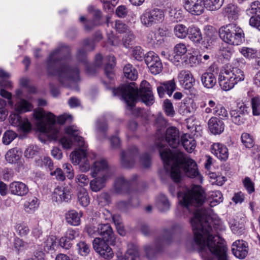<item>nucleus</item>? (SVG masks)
Here are the masks:
<instances>
[{"label": "nucleus", "mask_w": 260, "mask_h": 260, "mask_svg": "<svg viewBox=\"0 0 260 260\" xmlns=\"http://www.w3.org/2000/svg\"><path fill=\"white\" fill-rule=\"evenodd\" d=\"M114 96H118L124 101L126 104V109L131 111L132 114L137 116H142L144 110L135 109V104L138 97V89L134 83L128 85H123L112 90Z\"/></svg>", "instance_id": "obj_6"}, {"label": "nucleus", "mask_w": 260, "mask_h": 260, "mask_svg": "<svg viewBox=\"0 0 260 260\" xmlns=\"http://www.w3.org/2000/svg\"><path fill=\"white\" fill-rule=\"evenodd\" d=\"M133 55L138 61H141L145 57L144 52L140 46H136L133 49Z\"/></svg>", "instance_id": "obj_62"}, {"label": "nucleus", "mask_w": 260, "mask_h": 260, "mask_svg": "<svg viewBox=\"0 0 260 260\" xmlns=\"http://www.w3.org/2000/svg\"><path fill=\"white\" fill-rule=\"evenodd\" d=\"M244 79L245 75L243 71L237 67L228 66L223 71L220 72L218 83L223 90L229 91Z\"/></svg>", "instance_id": "obj_7"}, {"label": "nucleus", "mask_w": 260, "mask_h": 260, "mask_svg": "<svg viewBox=\"0 0 260 260\" xmlns=\"http://www.w3.org/2000/svg\"><path fill=\"white\" fill-rule=\"evenodd\" d=\"M19 113H11L9 118L10 123L13 126H18L23 132H29L31 128L30 123L27 118H22Z\"/></svg>", "instance_id": "obj_19"}, {"label": "nucleus", "mask_w": 260, "mask_h": 260, "mask_svg": "<svg viewBox=\"0 0 260 260\" xmlns=\"http://www.w3.org/2000/svg\"><path fill=\"white\" fill-rule=\"evenodd\" d=\"M134 35L131 30L128 31L127 33L124 34L122 38L123 43L124 47L126 48L129 47V45L134 41Z\"/></svg>", "instance_id": "obj_64"}, {"label": "nucleus", "mask_w": 260, "mask_h": 260, "mask_svg": "<svg viewBox=\"0 0 260 260\" xmlns=\"http://www.w3.org/2000/svg\"><path fill=\"white\" fill-rule=\"evenodd\" d=\"M210 132L214 135H219L224 129V122L216 117H212L208 122Z\"/></svg>", "instance_id": "obj_28"}, {"label": "nucleus", "mask_w": 260, "mask_h": 260, "mask_svg": "<svg viewBox=\"0 0 260 260\" xmlns=\"http://www.w3.org/2000/svg\"><path fill=\"white\" fill-rule=\"evenodd\" d=\"M29 191L26 184L21 181H13L11 182L8 187V192L13 195L19 197L26 196Z\"/></svg>", "instance_id": "obj_25"}, {"label": "nucleus", "mask_w": 260, "mask_h": 260, "mask_svg": "<svg viewBox=\"0 0 260 260\" xmlns=\"http://www.w3.org/2000/svg\"><path fill=\"white\" fill-rule=\"evenodd\" d=\"M140 93L142 101L147 106L151 105L154 103V98L151 91L150 85L146 80H143L141 83Z\"/></svg>", "instance_id": "obj_21"}, {"label": "nucleus", "mask_w": 260, "mask_h": 260, "mask_svg": "<svg viewBox=\"0 0 260 260\" xmlns=\"http://www.w3.org/2000/svg\"><path fill=\"white\" fill-rule=\"evenodd\" d=\"M36 163L38 166H44L47 167L50 170L52 169L53 166L51 159L47 156H44L43 158L36 160Z\"/></svg>", "instance_id": "obj_54"}, {"label": "nucleus", "mask_w": 260, "mask_h": 260, "mask_svg": "<svg viewBox=\"0 0 260 260\" xmlns=\"http://www.w3.org/2000/svg\"><path fill=\"white\" fill-rule=\"evenodd\" d=\"M212 184H215L218 186L222 185L226 181L225 177L223 176L217 175L215 173H212L210 176Z\"/></svg>", "instance_id": "obj_59"}, {"label": "nucleus", "mask_w": 260, "mask_h": 260, "mask_svg": "<svg viewBox=\"0 0 260 260\" xmlns=\"http://www.w3.org/2000/svg\"><path fill=\"white\" fill-rule=\"evenodd\" d=\"M233 53V49L232 47L227 45L222 46L220 49V53L223 57L227 60L229 59Z\"/></svg>", "instance_id": "obj_56"}, {"label": "nucleus", "mask_w": 260, "mask_h": 260, "mask_svg": "<svg viewBox=\"0 0 260 260\" xmlns=\"http://www.w3.org/2000/svg\"><path fill=\"white\" fill-rule=\"evenodd\" d=\"M126 260H140L139 252L138 247L133 244L128 245V249L125 254Z\"/></svg>", "instance_id": "obj_38"}, {"label": "nucleus", "mask_w": 260, "mask_h": 260, "mask_svg": "<svg viewBox=\"0 0 260 260\" xmlns=\"http://www.w3.org/2000/svg\"><path fill=\"white\" fill-rule=\"evenodd\" d=\"M187 51V49L185 44L178 43L174 46L173 53L172 55L168 56V59L175 65L178 66L184 58Z\"/></svg>", "instance_id": "obj_20"}, {"label": "nucleus", "mask_w": 260, "mask_h": 260, "mask_svg": "<svg viewBox=\"0 0 260 260\" xmlns=\"http://www.w3.org/2000/svg\"><path fill=\"white\" fill-rule=\"evenodd\" d=\"M70 48L64 44L59 46L49 55L46 64L48 76H56L65 87L78 91L77 83L80 81L79 71L70 65Z\"/></svg>", "instance_id": "obj_3"}, {"label": "nucleus", "mask_w": 260, "mask_h": 260, "mask_svg": "<svg viewBox=\"0 0 260 260\" xmlns=\"http://www.w3.org/2000/svg\"><path fill=\"white\" fill-rule=\"evenodd\" d=\"M208 200L205 201L204 192L200 185L193 186L191 189L178 198L182 206L190 211V207L200 206L196 210L190 222L194 233V243L199 248L204 260H230L225 241L216 234L209 223L213 207L223 201L219 190L208 192Z\"/></svg>", "instance_id": "obj_1"}, {"label": "nucleus", "mask_w": 260, "mask_h": 260, "mask_svg": "<svg viewBox=\"0 0 260 260\" xmlns=\"http://www.w3.org/2000/svg\"><path fill=\"white\" fill-rule=\"evenodd\" d=\"M105 174L111 176V172L110 170L108 163L105 159L99 158L96 160L91 168V175L93 177L97 176H103Z\"/></svg>", "instance_id": "obj_16"}, {"label": "nucleus", "mask_w": 260, "mask_h": 260, "mask_svg": "<svg viewBox=\"0 0 260 260\" xmlns=\"http://www.w3.org/2000/svg\"><path fill=\"white\" fill-rule=\"evenodd\" d=\"M211 150L212 153L220 160L225 161L229 157L228 149L224 144L215 143L212 145Z\"/></svg>", "instance_id": "obj_27"}, {"label": "nucleus", "mask_w": 260, "mask_h": 260, "mask_svg": "<svg viewBox=\"0 0 260 260\" xmlns=\"http://www.w3.org/2000/svg\"><path fill=\"white\" fill-rule=\"evenodd\" d=\"M21 152L17 148L9 150L5 155L6 160L11 164L16 163L21 157Z\"/></svg>", "instance_id": "obj_44"}, {"label": "nucleus", "mask_w": 260, "mask_h": 260, "mask_svg": "<svg viewBox=\"0 0 260 260\" xmlns=\"http://www.w3.org/2000/svg\"><path fill=\"white\" fill-rule=\"evenodd\" d=\"M232 251L236 257L244 259L248 254V244L243 240H236L232 244Z\"/></svg>", "instance_id": "obj_22"}, {"label": "nucleus", "mask_w": 260, "mask_h": 260, "mask_svg": "<svg viewBox=\"0 0 260 260\" xmlns=\"http://www.w3.org/2000/svg\"><path fill=\"white\" fill-rule=\"evenodd\" d=\"M184 9L194 15H200L204 13V0H183Z\"/></svg>", "instance_id": "obj_18"}, {"label": "nucleus", "mask_w": 260, "mask_h": 260, "mask_svg": "<svg viewBox=\"0 0 260 260\" xmlns=\"http://www.w3.org/2000/svg\"><path fill=\"white\" fill-rule=\"evenodd\" d=\"M99 235L102 238V240L106 241L110 244H114L115 238L113 234V230L109 224H100L98 225Z\"/></svg>", "instance_id": "obj_23"}, {"label": "nucleus", "mask_w": 260, "mask_h": 260, "mask_svg": "<svg viewBox=\"0 0 260 260\" xmlns=\"http://www.w3.org/2000/svg\"><path fill=\"white\" fill-rule=\"evenodd\" d=\"M64 131L66 134L73 138L77 143L79 149L72 152L70 154L72 162L74 165H79L80 169L83 172H87L90 169V163L87 155V145L83 137L79 136L80 131L75 125L67 126Z\"/></svg>", "instance_id": "obj_4"}, {"label": "nucleus", "mask_w": 260, "mask_h": 260, "mask_svg": "<svg viewBox=\"0 0 260 260\" xmlns=\"http://www.w3.org/2000/svg\"><path fill=\"white\" fill-rule=\"evenodd\" d=\"M181 144L184 148L189 153H191L196 147L195 140L187 134H184L181 137Z\"/></svg>", "instance_id": "obj_33"}, {"label": "nucleus", "mask_w": 260, "mask_h": 260, "mask_svg": "<svg viewBox=\"0 0 260 260\" xmlns=\"http://www.w3.org/2000/svg\"><path fill=\"white\" fill-rule=\"evenodd\" d=\"M78 199L80 204L83 206H87L90 202L88 193L84 188L81 189L78 193Z\"/></svg>", "instance_id": "obj_48"}, {"label": "nucleus", "mask_w": 260, "mask_h": 260, "mask_svg": "<svg viewBox=\"0 0 260 260\" xmlns=\"http://www.w3.org/2000/svg\"><path fill=\"white\" fill-rule=\"evenodd\" d=\"M180 85L185 89H190L194 83V79L190 71H181L178 76Z\"/></svg>", "instance_id": "obj_26"}, {"label": "nucleus", "mask_w": 260, "mask_h": 260, "mask_svg": "<svg viewBox=\"0 0 260 260\" xmlns=\"http://www.w3.org/2000/svg\"><path fill=\"white\" fill-rule=\"evenodd\" d=\"M173 238V230L165 229L163 231L162 237H158L153 244H148L144 246V250L147 257L152 259L155 255L160 252L165 244L170 243Z\"/></svg>", "instance_id": "obj_9"}, {"label": "nucleus", "mask_w": 260, "mask_h": 260, "mask_svg": "<svg viewBox=\"0 0 260 260\" xmlns=\"http://www.w3.org/2000/svg\"><path fill=\"white\" fill-rule=\"evenodd\" d=\"M103 38L102 35L100 31H97L94 35L93 40H90L88 39L84 40L83 42V48L78 50L77 54L78 60L81 62L87 64L86 51H92L94 49L95 45L94 42H98Z\"/></svg>", "instance_id": "obj_13"}, {"label": "nucleus", "mask_w": 260, "mask_h": 260, "mask_svg": "<svg viewBox=\"0 0 260 260\" xmlns=\"http://www.w3.org/2000/svg\"><path fill=\"white\" fill-rule=\"evenodd\" d=\"M17 137V134L12 131H7L4 134L2 141L5 145L10 144Z\"/></svg>", "instance_id": "obj_53"}, {"label": "nucleus", "mask_w": 260, "mask_h": 260, "mask_svg": "<svg viewBox=\"0 0 260 260\" xmlns=\"http://www.w3.org/2000/svg\"><path fill=\"white\" fill-rule=\"evenodd\" d=\"M144 60L152 74L157 75L162 71V64L161 60L157 54L154 52H148Z\"/></svg>", "instance_id": "obj_14"}, {"label": "nucleus", "mask_w": 260, "mask_h": 260, "mask_svg": "<svg viewBox=\"0 0 260 260\" xmlns=\"http://www.w3.org/2000/svg\"><path fill=\"white\" fill-rule=\"evenodd\" d=\"M124 76L131 80H135L137 78L138 73L137 70L129 64L126 65L123 68Z\"/></svg>", "instance_id": "obj_47"}, {"label": "nucleus", "mask_w": 260, "mask_h": 260, "mask_svg": "<svg viewBox=\"0 0 260 260\" xmlns=\"http://www.w3.org/2000/svg\"><path fill=\"white\" fill-rule=\"evenodd\" d=\"M164 18V12L157 8L146 10L140 17L141 24L147 27L161 22Z\"/></svg>", "instance_id": "obj_10"}, {"label": "nucleus", "mask_w": 260, "mask_h": 260, "mask_svg": "<svg viewBox=\"0 0 260 260\" xmlns=\"http://www.w3.org/2000/svg\"><path fill=\"white\" fill-rule=\"evenodd\" d=\"M140 162L145 168H149L151 166V157L148 153H145L140 157Z\"/></svg>", "instance_id": "obj_61"}, {"label": "nucleus", "mask_w": 260, "mask_h": 260, "mask_svg": "<svg viewBox=\"0 0 260 260\" xmlns=\"http://www.w3.org/2000/svg\"><path fill=\"white\" fill-rule=\"evenodd\" d=\"M201 80L204 87L208 89L212 88L217 82L216 76L212 72L203 73L201 76Z\"/></svg>", "instance_id": "obj_32"}, {"label": "nucleus", "mask_w": 260, "mask_h": 260, "mask_svg": "<svg viewBox=\"0 0 260 260\" xmlns=\"http://www.w3.org/2000/svg\"><path fill=\"white\" fill-rule=\"evenodd\" d=\"M187 35L189 39L195 43H200L203 39L201 30L194 25L188 27Z\"/></svg>", "instance_id": "obj_36"}, {"label": "nucleus", "mask_w": 260, "mask_h": 260, "mask_svg": "<svg viewBox=\"0 0 260 260\" xmlns=\"http://www.w3.org/2000/svg\"><path fill=\"white\" fill-rule=\"evenodd\" d=\"M32 109L31 104L24 99H21L17 102L14 106L15 111L20 113L31 111Z\"/></svg>", "instance_id": "obj_42"}, {"label": "nucleus", "mask_w": 260, "mask_h": 260, "mask_svg": "<svg viewBox=\"0 0 260 260\" xmlns=\"http://www.w3.org/2000/svg\"><path fill=\"white\" fill-rule=\"evenodd\" d=\"M58 242L56 236L51 235L47 236L43 242V247L45 251H48L51 250H55L57 247Z\"/></svg>", "instance_id": "obj_40"}, {"label": "nucleus", "mask_w": 260, "mask_h": 260, "mask_svg": "<svg viewBox=\"0 0 260 260\" xmlns=\"http://www.w3.org/2000/svg\"><path fill=\"white\" fill-rule=\"evenodd\" d=\"M176 89V84L174 80L164 82L157 87V90L160 98H162L166 92L171 96Z\"/></svg>", "instance_id": "obj_31"}, {"label": "nucleus", "mask_w": 260, "mask_h": 260, "mask_svg": "<svg viewBox=\"0 0 260 260\" xmlns=\"http://www.w3.org/2000/svg\"><path fill=\"white\" fill-rule=\"evenodd\" d=\"M108 129L107 121L104 117L98 119L95 123V132L97 138L100 140L106 139Z\"/></svg>", "instance_id": "obj_29"}, {"label": "nucleus", "mask_w": 260, "mask_h": 260, "mask_svg": "<svg viewBox=\"0 0 260 260\" xmlns=\"http://www.w3.org/2000/svg\"><path fill=\"white\" fill-rule=\"evenodd\" d=\"M188 28L182 24L176 25L174 27V34L175 36L179 39H184L187 36Z\"/></svg>", "instance_id": "obj_46"}, {"label": "nucleus", "mask_w": 260, "mask_h": 260, "mask_svg": "<svg viewBox=\"0 0 260 260\" xmlns=\"http://www.w3.org/2000/svg\"><path fill=\"white\" fill-rule=\"evenodd\" d=\"M71 199V189L68 187L58 186L54 189L52 200L56 202H68Z\"/></svg>", "instance_id": "obj_24"}, {"label": "nucleus", "mask_w": 260, "mask_h": 260, "mask_svg": "<svg viewBox=\"0 0 260 260\" xmlns=\"http://www.w3.org/2000/svg\"><path fill=\"white\" fill-rule=\"evenodd\" d=\"M13 246L15 250L18 252L26 249L28 247L27 243L18 238H15Z\"/></svg>", "instance_id": "obj_52"}, {"label": "nucleus", "mask_w": 260, "mask_h": 260, "mask_svg": "<svg viewBox=\"0 0 260 260\" xmlns=\"http://www.w3.org/2000/svg\"><path fill=\"white\" fill-rule=\"evenodd\" d=\"M241 140L242 144L246 148H251L254 146V140L248 133H244L241 135Z\"/></svg>", "instance_id": "obj_51"}, {"label": "nucleus", "mask_w": 260, "mask_h": 260, "mask_svg": "<svg viewBox=\"0 0 260 260\" xmlns=\"http://www.w3.org/2000/svg\"><path fill=\"white\" fill-rule=\"evenodd\" d=\"M109 178V175L107 174H105L103 176L95 177V179L90 182L91 189L94 192L100 191L105 186L106 181Z\"/></svg>", "instance_id": "obj_34"}, {"label": "nucleus", "mask_w": 260, "mask_h": 260, "mask_svg": "<svg viewBox=\"0 0 260 260\" xmlns=\"http://www.w3.org/2000/svg\"><path fill=\"white\" fill-rule=\"evenodd\" d=\"M158 208L161 212L168 211L170 208V203L167 197L162 194H159L156 200Z\"/></svg>", "instance_id": "obj_41"}, {"label": "nucleus", "mask_w": 260, "mask_h": 260, "mask_svg": "<svg viewBox=\"0 0 260 260\" xmlns=\"http://www.w3.org/2000/svg\"><path fill=\"white\" fill-rule=\"evenodd\" d=\"M87 10L89 13L93 14L95 19L94 22H87L85 25L86 29L90 30L93 26L98 25L99 23L96 22L95 21L99 20L101 17V12L100 10L92 6H89L87 8Z\"/></svg>", "instance_id": "obj_37"}, {"label": "nucleus", "mask_w": 260, "mask_h": 260, "mask_svg": "<svg viewBox=\"0 0 260 260\" xmlns=\"http://www.w3.org/2000/svg\"><path fill=\"white\" fill-rule=\"evenodd\" d=\"M224 0H204V6L208 10L216 11L223 4Z\"/></svg>", "instance_id": "obj_45"}, {"label": "nucleus", "mask_w": 260, "mask_h": 260, "mask_svg": "<svg viewBox=\"0 0 260 260\" xmlns=\"http://www.w3.org/2000/svg\"><path fill=\"white\" fill-rule=\"evenodd\" d=\"M179 133L175 127H170L166 132V140L174 149L171 150L162 142L157 144L161 159L165 169L170 172L171 177L175 182H178L181 179V170H182L188 177L194 178L198 183H202L203 178L199 173L196 162L185 156L178 149Z\"/></svg>", "instance_id": "obj_2"}, {"label": "nucleus", "mask_w": 260, "mask_h": 260, "mask_svg": "<svg viewBox=\"0 0 260 260\" xmlns=\"http://www.w3.org/2000/svg\"><path fill=\"white\" fill-rule=\"evenodd\" d=\"M104 62V70L106 76L110 80L114 78V74L113 69L115 65V58L113 55L106 56L104 58L101 54H98L95 57L94 65L96 68H100Z\"/></svg>", "instance_id": "obj_11"}, {"label": "nucleus", "mask_w": 260, "mask_h": 260, "mask_svg": "<svg viewBox=\"0 0 260 260\" xmlns=\"http://www.w3.org/2000/svg\"><path fill=\"white\" fill-rule=\"evenodd\" d=\"M16 233L20 236L27 235L29 232L28 227L23 223H18L15 226Z\"/></svg>", "instance_id": "obj_60"}, {"label": "nucleus", "mask_w": 260, "mask_h": 260, "mask_svg": "<svg viewBox=\"0 0 260 260\" xmlns=\"http://www.w3.org/2000/svg\"><path fill=\"white\" fill-rule=\"evenodd\" d=\"M80 217L78 213L75 210L69 211L66 214V219L68 223L71 225L77 226L80 223Z\"/></svg>", "instance_id": "obj_39"}, {"label": "nucleus", "mask_w": 260, "mask_h": 260, "mask_svg": "<svg viewBox=\"0 0 260 260\" xmlns=\"http://www.w3.org/2000/svg\"><path fill=\"white\" fill-rule=\"evenodd\" d=\"M231 115L232 121L237 125H241L244 123L245 118L244 115L241 114L237 110H232Z\"/></svg>", "instance_id": "obj_49"}, {"label": "nucleus", "mask_w": 260, "mask_h": 260, "mask_svg": "<svg viewBox=\"0 0 260 260\" xmlns=\"http://www.w3.org/2000/svg\"><path fill=\"white\" fill-rule=\"evenodd\" d=\"M34 116L40 132L51 140H56L60 138L59 127L55 124L56 119L53 114L51 112L46 113L43 109L40 108L35 111Z\"/></svg>", "instance_id": "obj_5"}, {"label": "nucleus", "mask_w": 260, "mask_h": 260, "mask_svg": "<svg viewBox=\"0 0 260 260\" xmlns=\"http://www.w3.org/2000/svg\"><path fill=\"white\" fill-rule=\"evenodd\" d=\"M78 253L82 256H86L90 252L89 245L84 241L77 244Z\"/></svg>", "instance_id": "obj_55"}, {"label": "nucleus", "mask_w": 260, "mask_h": 260, "mask_svg": "<svg viewBox=\"0 0 260 260\" xmlns=\"http://www.w3.org/2000/svg\"><path fill=\"white\" fill-rule=\"evenodd\" d=\"M38 148L36 146L30 145L28 146L24 152V155L27 158H32L38 154Z\"/></svg>", "instance_id": "obj_63"}, {"label": "nucleus", "mask_w": 260, "mask_h": 260, "mask_svg": "<svg viewBox=\"0 0 260 260\" xmlns=\"http://www.w3.org/2000/svg\"><path fill=\"white\" fill-rule=\"evenodd\" d=\"M39 205L38 199L35 197H31L25 202L24 208L27 212L33 213L38 209Z\"/></svg>", "instance_id": "obj_43"}, {"label": "nucleus", "mask_w": 260, "mask_h": 260, "mask_svg": "<svg viewBox=\"0 0 260 260\" xmlns=\"http://www.w3.org/2000/svg\"><path fill=\"white\" fill-rule=\"evenodd\" d=\"M94 250L101 256L106 259L112 258L113 252L106 241L101 238H95L92 242Z\"/></svg>", "instance_id": "obj_15"}, {"label": "nucleus", "mask_w": 260, "mask_h": 260, "mask_svg": "<svg viewBox=\"0 0 260 260\" xmlns=\"http://www.w3.org/2000/svg\"><path fill=\"white\" fill-rule=\"evenodd\" d=\"M138 153L137 147L132 146L126 151L121 153V165L125 168H130L134 166L135 158Z\"/></svg>", "instance_id": "obj_17"}, {"label": "nucleus", "mask_w": 260, "mask_h": 260, "mask_svg": "<svg viewBox=\"0 0 260 260\" xmlns=\"http://www.w3.org/2000/svg\"><path fill=\"white\" fill-rule=\"evenodd\" d=\"M137 178V175H134L129 180L126 179L123 176L116 177L113 184L115 192L118 194L130 193L134 182Z\"/></svg>", "instance_id": "obj_12"}, {"label": "nucleus", "mask_w": 260, "mask_h": 260, "mask_svg": "<svg viewBox=\"0 0 260 260\" xmlns=\"http://www.w3.org/2000/svg\"><path fill=\"white\" fill-rule=\"evenodd\" d=\"M196 104L191 99L185 100L179 105L178 111L182 115L188 116L192 114L196 110Z\"/></svg>", "instance_id": "obj_30"}, {"label": "nucleus", "mask_w": 260, "mask_h": 260, "mask_svg": "<svg viewBox=\"0 0 260 260\" xmlns=\"http://www.w3.org/2000/svg\"><path fill=\"white\" fill-rule=\"evenodd\" d=\"M224 12L230 21H235L239 17V9L237 6L230 4L224 8Z\"/></svg>", "instance_id": "obj_35"}, {"label": "nucleus", "mask_w": 260, "mask_h": 260, "mask_svg": "<svg viewBox=\"0 0 260 260\" xmlns=\"http://www.w3.org/2000/svg\"><path fill=\"white\" fill-rule=\"evenodd\" d=\"M164 109L167 115L173 117L175 115V111L172 103L169 100H166L164 102Z\"/></svg>", "instance_id": "obj_58"}, {"label": "nucleus", "mask_w": 260, "mask_h": 260, "mask_svg": "<svg viewBox=\"0 0 260 260\" xmlns=\"http://www.w3.org/2000/svg\"><path fill=\"white\" fill-rule=\"evenodd\" d=\"M219 36L225 43L233 45H239L244 41L243 30L235 23L221 27L219 29Z\"/></svg>", "instance_id": "obj_8"}, {"label": "nucleus", "mask_w": 260, "mask_h": 260, "mask_svg": "<svg viewBox=\"0 0 260 260\" xmlns=\"http://www.w3.org/2000/svg\"><path fill=\"white\" fill-rule=\"evenodd\" d=\"M240 53L247 58H253L256 55V51L252 48L242 47L240 50Z\"/></svg>", "instance_id": "obj_57"}, {"label": "nucleus", "mask_w": 260, "mask_h": 260, "mask_svg": "<svg viewBox=\"0 0 260 260\" xmlns=\"http://www.w3.org/2000/svg\"><path fill=\"white\" fill-rule=\"evenodd\" d=\"M251 104L253 115L258 116L260 114V98L258 95L251 99Z\"/></svg>", "instance_id": "obj_50"}]
</instances>
